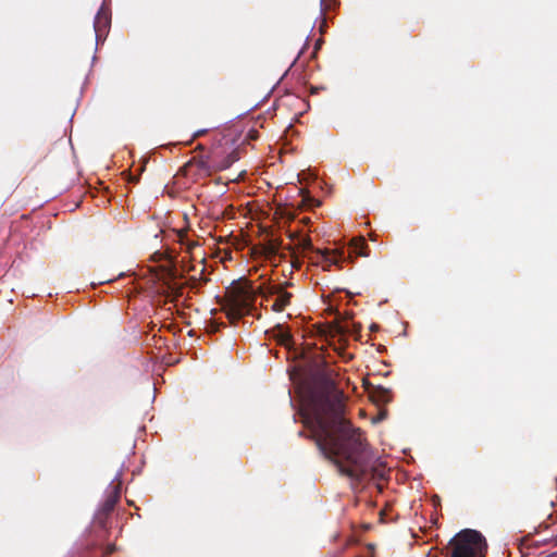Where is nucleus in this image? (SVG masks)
Here are the masks:
<instances>
[{
    "label": "nucleus",
    "instance_id": "1",
    "mask_svg": "<svg viewBox=\"0 0 557 557\" xmlns=\"http://www.w3.org/2000/svg\"><path fill=\"white\" fill-rule=\"evenodd\" d=\"M342 394L332 385L301 397L300 416L320 451L352 481L384 478L386 469L368 448L362 434L343 416Z\"/></svg>",
    "mask_w": 557,
    "mask_h": 557
},
{
    "label": "nucleus",
    "instance_id": "2",
    "mask_svg": "<svg viewBox=\"0 0 557 557\" xmlns=\"http://www.w3.org/2000/svg\"><path fill=\"white\" fill-rule=\"evenodd\" d=\"M257 293L247 282L233 284L228 289L224 310L230 320H239L243 315L250 313L256 301Z\"/></svg>",
    "mask_w": 557,
    "mask_h": 557
},
{
    "label": "nucleus",
    "instance_id": "3",
    "mask_svg": "<svg viewBox=\"0 0 557 557\" xmlns=\"http://www.w3.org/2000/svg\"><path fill=\"white\" fill-rule=\"evenodd\" d=\"M448 549L450 557H484L486 541L479 531L466 529L450 540Z\"/></svg>",
    "mask_w": 557,
    "mask_h": 557
},
{
    "label": "nucleus",
    "instance_id": "4",
    "mask_svg": "<svg viewBox=\"0 0 557 557\" xmlns=\"http://www.w3.org/2000/svg\"><path fill=\"white\" fill-rule=\"evenodd\" d=\"M260 295L269 301L271 298L273 302L271 308L275 312H282L290 304L292 294L284 290L281 286H269L265 290L261 289Z\"/></svg>",
    "mask_w": 557,
    "mask_h": 557
},
{
    "label": "nucleus",
    "instance_id": "5",
    "mask_svg": "<svg viewBox=\"0 0 557 557\" xmlns=\"http://www.w3.org/2000/svg\"><path fill=\"white\" fill-rule=\"evenodd\" d=\"M315 253L319 256L318 262L322 264L323 270L330 271L331 267L339 265L341 262L347 259L345 250L341 249H315ZM350 256H348L349 258Z\"/></svg>",
    "mask_w": 557,
    "mask_h": 557
},
{
    "label": "nucleus",
    "instance_id": "6",
    "mask_svg": "<svg viewBox=\"0 0 557 557\" xmlns=\"http://www.w3.org/2000/svg\"><path fill=\"white\" fill-rule=\"evenodd\" d=\"M109 25H110V13L104 7H101L99 9V11L95 17V22H94V28H95L97 41L107 32Z\"/></svg>",
    "mask_w": 557,
    "mask_h": 557
},
{
    "label": "nucleus",
    "instance_id": "7",
    "mask_svg": "<svg viewBox=\"0 0 557 557\" xmlns=\"http://www.w3.org/2000/svg\"><path fill=\"white\" fill-rule=\"evenodd\" d=\"M292 239H297L296 248L298 250H301V252L308 251V250H314L312 246L311 238L309 236H300L297 233H292L289 235Z\"/></svg>",
    "mask_w": 557,
    "mask_h": 557
},
{
    "label": "nucleus",
    "instance_id": "8",
    "mask_svg": "<svg viewBox=\"0 0 557 557\" xmlns=\"http://www.w3.org/2000/svg\"><path fill=\"white\" fill-rule=\"evenodd\" d=\"M366 242L363 238H355L351 240V248L354 252L358 256H367L364 252Z\"/></svg>",
    "mask_w": 557,
    "mask_h": 557
},
{
    "label": "nucleus",
    "instance_id": "9",
    "mask_svg": "<svg viewBox=\"0 0 557 557\" xmlns=\"http://www.w3.org/2000/svg\"><path fill=\"white\" fill-rule=\"evenodd\" d=\"M277 329H278L280 336H281V342L285 345H288L292 339L290 334L286 330H284L283 326H281V325H278Z\"/></svg>",
    "mask_w": 557,
    "mask_h": 557
},
{
    "label": "nucleus",
    "instance_id": "10",
    "mask_svg": "<svg viewBox=\"0 0 557 557\" xmlns=\"http://www.w3.org/2000/svg\"><path fill=\"white\" fill-rule=\"evenodd\" d=\"M292 250V265L296 269L300 268L301 265V261L298 257V255L296 253L295 249L294 248H289Z\"/></svg>",
    "mask_w": 557,
    "mask_h": 557
},
{
    "label": "nucleus",
    "instance_id": "11",
    "mask_svg": "<svg viewBox=\"0 0 557 557\" xmlns=\"http://www.w3.org/2000/svg\"><path fill=\"white\" fill-rule=\"evenodd\" d=\"M268 250H269V253H276L277 246L272 244L269 246Z\"/></svg>",
    "mask_w": 557,
    "mask_h": 557
},
{
    "label": "nucleus",
    "instance_id": "12",
    "mask_svg": "<svg viewBox=\"0 0 557 557\" xmlns=\"http://www.w3.org/2000/svg\"><path fill=\"white\" fill-rule=\"evenodd\" d=\"M384 419V413H381L375 421H381Z\"/></svg>",
    "mask_w": 557,
    "mask_h": 557
},
{
    "label": "nucleus",
    "instance_id": "13",
    "mask_svg": "<svg viewBox=\"0 0 557 557\" xmlns=\"http://www.w3.org/2000/svg\"><path fill=\"white\" fill-rule=\"evenodd\" d=\"M203 133V131H198L196 134H195V137L201 135Z\"/></svg>",
    "mask_w": 557,
    "mask_h": 557
}]
</instances>
